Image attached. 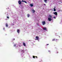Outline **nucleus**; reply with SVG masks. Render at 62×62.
Instances as JSON below:
<instances>
[{"mask_svg":"<svg viewBox=\"0 0 62 62\" xmlns=\"http://www.w3.org/2000/svg\"><path fill=\"white\" fill-rule=\"evenodd\" d=\"M22 52H23V53H24V50H22Z\"/></svg>","mask_w":62,"mask_h":62,"instance_id":"21","label":"nucleus"},{"mask_svg":"<svg viewBox=\"0 0 62 62\" xmlns=\"http://www.w3.org/2000/svg\"><path fill=\"white\" fill-rule=\"evenodd\" d=\"M44 6H46V4H44Z\"/></svg>","mask_w":62,"mask_h":62,"instance_id":"24","label":"nucleus"},{"mask_svg":"<svg viewBox=\"0 0 62 62\" xmlns=\"http://www.w3.org/2000/svg\"><path fill=\"white\" fill-rule=\"evenodd\" d=\"M43 29L44 30H47V29L45 27Z\"/></svg>","mask_w":62,"mask_h":62,"instance_id":"11","label":"nucleus"},{"mask_svg":"<svg viewBox=\"0 0 62 62\" xmlns=\"http://www.w3.org/2000/svg\"><path fill=\"white\" fill-rule=\"evenodd\" d=\"M16 44H15V45H14V47H15V46H16Z\"/></svg>","mask_w":62,"mask_h":62,"instance_id":"23","label":"nucleus"},{"mask_svg":"<svg viewBox=\"0 0 62 62\" xmlns=\"http://www.w3.org/2000/svg\"><path fill=\"white\" fill-rule=\"evenodd\" d=\"M53 18H54V19H56V17L54 16Z\"/></svg>","mask_w":62,"mask_h":62,"instance_id":"22","label":"nucleus"},{"mask_svg":"<svg viewBox=\"0 0 62 62\" xmlns=\"http://www.w3.org/2000/svg\"><path fill=\"white\" fill-rule=\"evenodd\" d=\"M32 11H33V13H35V10H34V9H32Z\"/></svg>","mask_w":62,"mask_h":62,"instance_id":"9","label":"nucleus"},{"mask_svg":"<svg viewBox=\"0 0 62 62\" xmlns=\"http://www.w3.org/2000/svg\"><path fill=\"white\" fill-rule=\"evenodd\" d=\"M49 17L50 18H52V16L50 15H49Z\"/></svg>","mask_w":62,"mask_h":62,"instance_id":"15","label":"nucleus"},{"mask_svg":"<svg viewBox=\"0 0 62 62\" xmlns=\"http://www.w3.org/2000/svg\"><path fill=\"white\" fill-rule=\"evenodd\" d=\"M48 20H49V21H52V19L50 18H48Z\"/></svg>","mask_w":62,"mask_h":62,"instance_id":"5","label":"nucleus"},{"mask_svg":"<svg viewBox=\"0 0 62 62\" xmlns=\"http://www.w3.org/2000/svg\"><path fill=\"white\" fill-rule=\"evenodd\" d=\"M47 45H49V44H46Z\"/></svg>","mask_w":62,"mask_h":62,"instance_id":"25","label":"nucleus"},{"mask_svg":"<svg viewBox=\"0 0 62 62\" xmlns=\"http://www.w3.org/2000/svg\"><path fill=\"white\" fill-rule=\"evenodd\" d=\"M7 18H8V19H9V17L8 16H7Z\"/></svg>","mask_w":62,"mask_h":62,"instance_id":"20","label":"nucleus"},{"mask_svg":"<svg viewBox=\"0 0 62 62\" xmlns=\"http://www.w3.org/2000/svg\"><path fill=\"white\" fill-rule=\"evenodd\" d=\"M22 2H24V0H22Z\"/></svg>","mask_w":62,"mask_h":62,"instance_id":"18","label":"nucleus"},{"mask_svg":"<svg viewBox=\"0 0 62 62\" xmlns=\"http://www.w3.org/2000/svg\"><path fill=\"white\" fill-rule=\"evenodd\" d=\"M30 6H31V7H33V4H30Z\"/></svg>","mask_w":62,"mask_h":62,"instance_id":"10","label":"nucleus"},{"mask_svg":"<svg viewBox=\"0 0 62 62\" xmlns=\"http://www.w3.org/2000/svg\"><path fill=\"white\" fill-rule=\"evenodd\" d=\"M57 53H58V52H57Z\"/></svg>","mask_w":62,"mask_h":62,"instance_id":"28","label":"nucleus"},{"mask_svg":"<svg viewBox=\"0 0 62 62\" xmlns=\"http://www.w3.org/2000/svg\"><path fill=\"white\" fill-rule=\"evenodd\" d=\"M20 30H19V29H18L17 30V32L18 33H20Z\"/></svg>","mask_w":62,"mask_h":62,"instance_id":"6","label":"nucleus"},{"mask_svg":"<svg viewBox=\"0 0 62 62\" xmlns=\"http://www.w3.org/2000/svg\"><path fill=\"white\" fill-rule=\"evenodd\" d=\"M23 45L24 46H25L26 45H25V43L23 42Z\"/></svg>","mask_w":62,"mask_h":62,"instance_id":"8","label":"nucleus"},{"mask_svg":"<svg viewBox=\"0 0 62 62\" xmlns=\"http://www.w3.org/2000/svg\"><path fill=\"white\" fill-rule=\"evenodd\" d=\"M56 40H57V39H56Z\"/></svg>","mask_w":62,"mask_h":62,"instance_id":"27","label":"nucleus"},{"mask_svg":"<svg viewBox=\"0 0 62 62\" xmlns=\"http://www.w3.org/2000/svg\"><path fill=\"white\" fill-rule=\"evenodd\" d=\"M36 40H39V37L38 36H37L36 38Z\"/></svg>","mask_w":62,"mask_h":62,"instance_id":"1","label":"nucleus"},{"mask_svg":"<svg viewBox=\"0 0 62 62\" xmlns=\"http://www.w3.org/2000/svg\"><path fill=\"white\" fill-rule=\"evenodd\" d=\"M55 39H52V41H54V40H55Z\"/></svg>","mask_w":62,"mask_h":62,"instance_id":"17","label":"nucleus"},{"mask_svg":"<svg viewBox=\"0 0 62 62\" xmlns=\"http://www.w3.org/2000/svg\"><path fill=\"white\" fill-rule=\"evenodd\" d=\"M3 29L4 30H5V28H3Z\"/></svg>","mask_w":62,"mask_h":62,"instance_id":"26","label":"nucleus"},{"mask_svg":"<svg viewBox=\"0 0 62 62\" xmlns=\"http://www.w3.org/2000/svg\"><path fill=\"white\" fill-rule=\"evenodd\" d=\"M35 57H36V58H38V57L37 56H33V58H35Z\"/></svg>","mask_w":62,"mask_h":62,"instance_id":"7","label":"nucleus"},{"mask_svg":"<svg viewBox=\"0 0 62 62\" xmlns=\"http://www.w3.org/2000/svg\"><path fill=\"white\" fill-rule=\"evenodd\" d=\"M27 16L28 17H29V16H30V15H29V14H28L27 15Z\"/></svg>","mask_w":62,"mask_h":62,"instance_id":"14","label":"nucleus"},{"mask_svg":"<svg viewBox=\"0 0 62 62\" xmlns=\"http://www.w3.org/2000/svg\"><path fill=\"white\" fill-rule=\"evenodd\" d=\"M54 14L56 15V16H57V13L56 12H54L53 13Z\"/></svg>","mask_w":62,"mask_h":62,"instance_id":"2","label":"nucleus"},{"mask_svg":"<svg viewBox=\"0 0 62 62\" xmlns=\"http://www.w3.org/2000/svg\"><path fill=\"white\" fill-rule=\"evenodd\" d=\"M48 52H50V51H48Z\"/></svg>","mask_w":62,"mask_h":62,"instance_id":"29","label":"nucleus"},{"mask_svg":"<svg viewBox=\"0 0 62 62\" xmlns=\"http://www.w3.org/2000/svg\"><path fill=\"white\" fill-rule=\"evenodd\" d=\"M47 0H44V1L45 2V3H47Z\"/></svg>","mask_w":62,"mask_h":62,"instance_id":"13","label":"nucleus"},{"mask_svg":"<svg viewBox=\"0 0 62 62\" xmlns=\"http://www.w3.org/2000/svg\"><path fill=\"white\" fill-rule=\"evenodd\" d=\"M14 40H15V39H14Z\"/></svg>","mask_w":62,"mask_h":62,"instance_id":"30","label":"nucleus"},{"mask_svg":"<svg viewBox=\"0 0 62 62\" xmlns=\"http://www.w3.org/2000/svg\"><path fill=\"white\" fill-rule=\"evenodd\" d=\"M18 3L19 5H21V4H22V2L21 1V0H19L18 1Z\"/></svg>","mask_w":62,"mask_h":62,"instance_id":"3","label":"nucleus"},{"mask_svg":"<svg viewBox=\"0 0 62 62\" xmlns=\"http://www.w3.org/2000/svg\"><path fill=\"white\" fill-rule=\"evenodd\" d=\"M6 27H8V24L6 23Z\"/></svg>","mask_w":62,"mask_h":62,"instance_id":"12","label":"nucleus"},{"mask_svg":"<svg viewBox=\"0 0 62 62\" xmlns=\"http://www.w3.org/2000/svg\"><path fill=\"white\" fill-rule=\"evenodd\" d=\"M54 11H56V9H55V8H54Z\"/></svg>","mask_w":62,"mask_h":62,"instance_id":"16","label":"nucleus"},{"mask_svg":"<svg viewBox=\"0 0 62 62\" xmlns=\"http://www.w3.org/2000/svg\"><path fill=\"white\" fill-rule=\"evenodd\" d=\"M24 2L25 3H27V2H26V1H24Z\"/></svg>","mask_w":62,"mask_h":62,"instance_id":"19","label":"nucleus"},{"mask_svg":"<svg viewBox=\"0 0 62 62\" xmlns=\"http://www.w3.org/2000/svg\"><path fill=\"white\" fill-rule=\"evenodd\" d=\"M42 23L43 25H44L46 23L45 21H43L42 22Z\"/></svg>","mask_w":62,"mask_h":62,"instance_id":"4","label":"nucleus"}]
</instances>
